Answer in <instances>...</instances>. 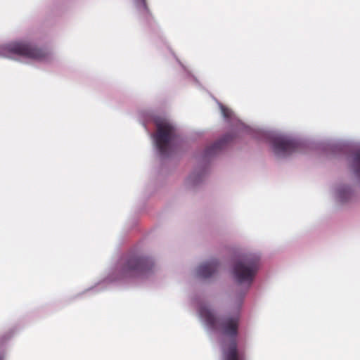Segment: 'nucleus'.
Returning <instances> with one entry per match:
<instances>
[{
  "label": "nucleus",
  "mask_w": 360,
  "mask_h": 360,
  "mask_svg": "<svg viewBox=\"0 0 360 360\" xmlns=\"http://www.w3.org/2000/svg\"><path fill=\"white\" fill-rule=\"evenodd\" d=\"M207 169L205 166L198 165L195 167L185 181L186 186L189 188H193L201 184L205 179Z\"/></svg>",
  "instance_id": "obj_10"
},
{
  "label": "nucleus",
  "mask_w": 360,
  "mask_h": 360,
  "mask_svg": "<svg viewBox=\"0 0 360 360\" xmlns=\"http://www.w3.org/2000/svg\"><path fill=\"white\" fill-rule=\"evenodd\" d=\"M0 56L16 60L46 63L51 58L47 49L39 48L31 41H14L0 45Z\"/></svg>",
  "instance_id": "obj_2"
},
{
  "label": "nucleus",
  "mask_w": 360,
  "mask_h": 360,
  "mask_svg": "<svg viewBox=\"0 0 360 360\" xmlns=\"http://www.w3.org/2000/svg\"><path fill=\"white\" fill-rule=\"evenodd\" d=\"M221 115L224 119L230 122L234 127L235 133L237 134H252L253 129L250 127L243 123L234 114V112L229 108L218 103Z\"/></svg>",
  "instance_id": "obj_7"
},
{
  "label": "nucleus",
  "mask_w": 360,
  "mask_h": 360,
  "mask_svg": "<svg viewBox=\"0 0 360 360\" xmlns=\"http://www.w3.org/2000/svg\"><path fill=\"white\" fill-rule=\"evenodd\" d=\"M269 143L274 154L278 158H284L298 151L300 143L292 136L274 133L270 136Z\"/></svg>",
  "instance_id": "obj_6"
},
{
  "label": "nucleus",
  "mask_w": 360,
  "mask_h": 360,
  "mask_svg": "<svg viewBox=\"0 0 360 360\" xmlns=\"http://www.w3.org/2000/svg\"><path fill=\"white\" fill-rule=\"evenodd\" d=\"M349 162L352 172L360 180V148L354 152Z\"/></svg>",
  "instance_id": "obj_12"
},
{
  "label": "nucleus",
  "mask_w": 360,
  "mask_h": 360,
  "mask_svg": "<svg viewBox=\"0 0 360 360\" xmlns=\"http://www.w3.org/2000/svg\"><path fill=\"white\" fill-rule=\"evenodd\" d=\"M151 119L157 127V132L151 134L153 142L159 154L162 157H167L179 144L176 129L173 123L165 117H155Z\"/></svg>",
  "instance_id": "obj_5"
},
{
  "label": "nucleus",
  "mask_w": 360,
  "mask_h": 360,
  "mask_svg": "<svg viewBox=\"0 0 360 360\" xmlns=\"http://www.w3.org/2000/svg\"><path fill=\"white\" fill-rule=\"evenodd\" d=\"M136 6L143 14H146L148 12L147 6L145 0H134Z\"/></svg>",
  "instance_id": "obj_13"
},
{
  "label": "nucleus",
  "mask_w": 360,
  "mask_h": 360,
  "mask_svg": "<svg viewBox=\"0 0 360 360\" xmlns=\"http://www.w3.org/2000/svg\"><path fill=\"white\" fill-rule=\"evenodd\" d=\"M233 139V135L226 134L211 146H207L203 153V159L207 160L217 155L225 148L226 144Z\"/></svg>",
  "instance_id": "obj_11"
},
{
  "label": "nucleus",
  "mask_w": 360,
  "mask_h": 360,
  "mask_svg": "<svg viewBox=\"0 0 360 360\" xmlns=\"http://www.w3.org/2000/svg\"><path fill=\"white\" fill-rule=\"evenodd\" d=\"M334 200L340 204H347L355 200V193L351 186L347 184L335 186L331 191Z\"/></svg>",
  "instance_id": "obj_8"
},
{
  "label": "nucleus",
  "mask_w": 360,
  "mask_h": 360,
  "mask_svg": "<svg viewBox=\"0 0 360 360\" xmlns=\"http://www.w3.org/2000/svg\"><path fill=\"white\" fill-rule=\"evenodd\" d=\"M198 316L208 333L217 334L220 337L223 360H241L236 344L239 313L233 316L219 319L210 306L203 302L198 306Z\"/></svg>",
  "instance_id": "obj_1"
},
{
  "label": "nucleus",
  "mask_w": 360,
  "mask_h": 360,
  "mask_svg": "<svg viewBox=\"0 0 360 360\" xmlns=\"http://www.w3.org/2000/svg\"><path fill=\"white\" fill-rule=\"evenodd\" d=\"M0 360H2V359H1V358H0Z\"/></svg>",
  "instance_id": "obj_15"
},
{
  "label": "nucleus",
  "mask_w": 360,
  "mask_h": 360,
  "mask_svg": "<svg viewBox=\"0 0 360 360\" xmlns=\"http://www.w3.org/2000/svg\"><path fill=\"white\" fill-rule=\"evenodd\" d=\"M220 265L219 259L212 258L200 264L195 269V274L202 278H213L217 274Z\"/></svg>",
  "instance_id": "obj_9"
},
{
  "label": "nucleus",
  "mask_w": 360,
  "mask_h": 360,
  "mask_svg": "<svg viewBox=\"0 0 360 360\" xmlns=\"http://www.w3.org/2000/svg\"><path fill=\"white\" fill-rule=\"evenodd\" d=\"M243 297H244V295H242L241 297H240L238 298V300H237V302H236V305H237L238 310L239 309V308L240 307V306L242 304Z\"/></svg>",
  "instance_id": "obj_14"
},
{
  "label": "nucleus",
  "mask_w": 360,
  "mask_h": 360,
  "mask_svg": "<svg viewBox=\"0 0 360 360\" xmlns=\"http://www.w3.org/2000/svg\"><path fill=\"white\" fill-rule=\"evenodd\" d=\"M153 265V261L148 257L123 258L117 264L112 274L106 278V281H122L146 277L151 272Z\"/></svg>",
  "instance_id": "obj_3"
},
{
  "label": "nucleus",
  "mask_w": 360,
  "mask_h": 360,
  "mask_svg": "<svg viewBox=\"0 0 360 360\" xmlns=\"http://www.w3.org/2000/svg\"><path fill=\"white\" fill-rule=\"evenodd\" d=\"M260 259L258 252H247L239 255L233 262L231 269L233 281L248 290L259 269Z\"/></svg>",
  "instance_id": "obj_4"
}]
</instances>
